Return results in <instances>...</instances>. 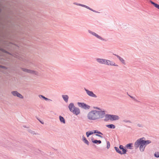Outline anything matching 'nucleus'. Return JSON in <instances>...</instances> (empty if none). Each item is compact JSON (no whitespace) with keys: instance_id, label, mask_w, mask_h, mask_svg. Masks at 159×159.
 <instances>
[{"instance_id":"37998d69","label":"nucleus","mask_w":159,"mask_h":159,"mask_svg":"<svg viewBox=\"0 0 159 159\" xmlns=\"http://www.w3.org/2000/svg\"><path fill=\"white\" fill-rule=\"evenodd\" d=\"M128 96H129V97L130 96H131L130 95H129V94H128Z\"/></svg>"},{"instance_id":"c85d7f7f","label":"nucleus","mask_w":159,"mask_h":159,"mask_svg":"<svg viewBox=\"0 0 159 159\" xmlns=\"http://www.w3.org/2000/svg\"><path fill=\"white\" fill-rule=\"evenodd\" d=\"M28 131L29 133H31V134H32L34 135V134H36L35 133V131H33L31 129H29Z\"/></svg>"},{"instance_id":"9b49d317","label":"nucleus","mask_w":159,"mask_h":159,"mask_svg":"<svg viewBox=\"0 0 159 159\" xmlns=\"http://www.w3.org/2000/svg\"><path fill=\"white\" fill-rule=\"evenodd\" d=\"M107 65L108 66H118V65L115 64L113 61L107 60Z\"/></svg>"},{"instance_id":"7c9ffc66","label":"nucleus","mask_w":159,"mask_h":159,"mask_svg":"<svg viewBox=\"0 0 159 159\" xmlns=\"http://www.w3.org/2000/svg\"><path fill=\"white\" fill-rule=\"evenodd\" d=\"M122 121L125 123H131V121L129 120L126 119L123 120Z\"/></svg>"},{"instance_id":"2f4dec72","label":"nucleus","mask_w":159,"mask_h":159,"mask_svg":"<svg viewBox=\"0 0 159 159\" xmlns=\"http://www.w3.org/2000/svg\"><path fill=\"white\" fill-rule=\"evenodd\" d=\"M107 149H109L110 147V143L109 141H107Z\"/></svg>"},{"instance_id":"4c0bfd02","label":"nucleus","mask_w":159,"mask_h":159,"mask_svg":"<svg viewBox=\"0 0 159 159\" xmlns=\"http://www.w3.org/2000/svg\"><path fill=\"white\" fill-rule=\"evenodd\" d=\"M137 125H138V126L139 127H143V126L141 124H138Z\"/></svg>"},{"instance_id":"ea45409f","label":"nucleus","mask_w":159,"mask_h":159,"mask_svg":"<svg viewBox=\"0 0 159 159\" xmlns=\"http://www.w3.org/2000/svg\"><path fill=\"white\" fill-rule=\"evenodd\" d=\"M38 120L41 123H42V124H43V122L39 120L38 119Z\"/></svg>"},{"instance_id":"423d86ee","label":"nucleus","mask_w":159,"mask_h":159,"mask_svg":"<svg viewBox=\"0 0 159 159\" xmlns=\"http://www.w3.org/2000/svg\"><path fill=\"white\" fill-rule=\"evenodd\" d=\"M77 104L80 107H81L84 109H89L90 108V106L84 102H78Z\"/></svg>"},{"instance_id":"a19ab883","label":"nucleus","mask_w":159,"mask_h":159,"mask_svg":"<svg viewBox=\"0 0 159 159\" xmlns=\"http://www.w3.org/2000/svg\"><path fill=\"white\" fill-rule=\"evenodd\" d=\"M2 11V9H1V8H0V12H1Z\"/></svg>"},{"instance_id":"a878e982","label":"nucleus","mask_w":159,"mask_h":159,"mask_svg":"<svg viewBox=\"0 0 159 159\" xmlns=\"http://www.w3.org/2000/svg\"><path fill=\"white\" fill-rule=\"evenodd\" d=\"M0 51H2V52H4L5 53H7V54H9V53L7 51H6V50H5L4 49L2 48H1L0 47Z\"/></svg>"},{"instance_id":"393cba45","label":"nucleus","mask_w":159,"mask_h":159,"mask_svg":"<svg viewBox=\"0 0 159 159\" xmlns=\"http://www.w3.org/2000/svg\"><path fill=\"white\" fill-rule=\"evenodd\" d=\"M103 59L102 58H97L96 59V61H97L98 63L102 64V61H103Z\"/></svg>"},{"instance_id":"bb28decb","label":"nucleus","mask_w":159,"mask_h":159,"mask_svg":"<svg viewBox=\"0 0 159 159\" xmlns=\"http://www.w3.org/2000/svg\"><path fill=\"white\" fill-rule=\"evenodd\" d=\"M73 4H74L76 5H77V6H81V7H84V6H85L84 5L82 4H80V3H78L77 2H74L73 3Z\"/></svg>"},{"instance_id":"f03ea898","label":"nucleus","mask_w":159,"mask_h":159,"mask_svg":"<svg viewBox=\"0 0 159 159\" xmlns=\"http://www.w3.org/2000/svg\"><path fill=\"white\" fill-rule=\"evenodd\" d=\"M145 137H142L138 139L134 143V147L135 149H137L139 147L140 152H143L144 151L145 148L146 146L147 140H145Z\"/></svg>"},{"instance_id":"39448f33","label":"nucleus","mask_w":159,"mask_h":159,"mask_svg":"<svg viewBox=\"0 0 159 159\" xmlns=\"http://www.w3.org/2000/svg\"><path fill=\"white\" fill-rule=\"evenodd\" d=\"M88 32L89 34H91L93 36H95L98 39H99L102 41H106V40L105 39H103V38L101 36L99 35L98 34H97L95 32H93L90 30H88Z\"/></svg>"},{"instance_id":"cd10ccee","label":"nucleus","mask_w":159,"mask_h":159,"mask_svg":"<svg viewBox=\"0 0 159 159\" xmlns=\"http://www.w3.org/2000/svg\"><path fill=\"white\" fill-rule=\"evenodd\" d=\"M93 131V134H98L102 135L103 134L101 132L97 130H94Z\"/></svg>"},{"instance_id":"4be33fe9","label":"nucleus","mask_w":159,"mask_h":159,"mask_svg":"<svg viewBox=\"0 0 159 159\" xmlns=\"http://www.w3.org/2000/svg\"><path fill=\"white\" fill-rule=\"evenodd\" d=\"M39 97L40 98H43V99H44V100H45L46 101H52V100H51V99H49V98H46L45 97H44V96L42 95H39Z\"/></svg>"},{"instance_id":"4468645a","label":"nucleus","mask_w":159,"mask_h":159,"mask_svg":"<svg viewBox=\"0 0 159 159\" xmlns=\"http://www.w3.org/2000/svg\"><path fill=\"white\" fill-rule=\"evenodd\" d=\"M91 140H92V142L94 143L97 144L98 143L99 144H100L102 142L101 140H94V138L93 137L91 138Z\"/></svg>"},{"instance_id":"58836bf2","label":"nucleus","mask_w":159,"mask_h":159,"mask_svg":"<svg viewBox=\"0 0 159 159\" xmlns=\"http://www.w3.org/2000/svg\"><path fill=\"white\" fill-rule=\"evenodd\" d=\"M1 68L3 69H5L6 68V67L5 66H1Z\"/></svg>"},{"instance_id":"6ab92c4d","label":"nucleus","mask_w":159,"mask_h":159,"mask_svg":"<svg viewBox=\"0 0 159 159\" xmlns=\"http://www.w3.org/2000/svg\"><path fill=\"white\" fill-rule=\"evenodd\" d=\"M114 148L117 152L121 155L123 154L122 153V151L120 150L119 148H118V147H115Z\"/></svg>"},{"instance_id":"ddd939ff","label":"nucleus","mask_w":159,"mask_h":159,"mask_svg":"<svg viewBox=\"0 0 159 159\" xmlns=\"http://www.w3.org/2000/svg\"><path fill=\"white\" fill-rule=\"evenodd\" d=\"M113 54L114 55L116 56L119 59V60L122 63H123L124 64H125V61L121 57H120V56H119V55H116V54Z\"/></svg>"},{"instance_id":"6e6552de","label":"nucleus","mask_w":159,"mask_h":159,"mask_svg":"<svg viewBox=\"0 0 159 159\" xmlns=\"http://www.w3.org/2000/svg\"><path fill=\"white\" fill-rule=\"evenodd\" d=\"M11 93L13 96H17L18 97L21 99L23 98V96L17 91H12L11 92Z\"/></svg>"},{"instance_id":"a211bd4d","label":"nucleus","mask_w":159,"mask_h":159,"mask_svg":"<svg viewBox=\"0 0 159 159\" xmlns=\"http://www.w3.org/2000/svg\"><path fill=\"white\" fill-rule=\"evenodd\" d=\"M82 140L83 141L88 145H89V142L84 136H82Z\"/></svg>"},{"instance_id":"c756f323","label":"nucleus","mask_w":159,"mask_h":159,"mask_svg":"<svg viewBox=\"0 0 159 159\" xmlns=\"http://www.w3.org/2000/svg\"><path fill=\"white\" fill-rule=\"evenodd\" d=\"M155 157L157 158L159 157V152H156L154 154Z\"/></svg>"},{"instance_id":"0eeeda50","label":"nucleus","mask_w":159,"mask_h":159,"mask_svg":"<svg viewBox=\"0 0 159 159\" xmlns=\"http://www.w3.org/2000/svg\"><path fill=\"white\" fill-rule=\"evenodd\" d=\"M84 89L86 92L87 94L89 96L94 98H97V96L96 95L94 94L92 91H90L86 89L85 88H84Z\"/></svg>"},{"instance_id":"9d476101","label":"nucleus","mask_w":159,"mask_h":159,"mask_svg":"<svg viewBox=\"0 0 159 159\" xmlns=\"http://www.w3.org/2000/svg\"><path fill=\"white\" fill-rule=\"evenodd\" d=\"M119 148L120 149L122 150V153L123 154H125L126 153L127 150L126 149V148L124 147L122 145H120L119 146Z\"/></svg>"},{"instance_id":"f704fd0d","label":"nucleus","mask_w":159,"mask_h":159,"mask_svg":"<svg viewBox=\"0 0 159 159\" xmlns=\"http://www.w3.org/2000/svg\"><path fill=\"white\" fill-rule=\"evenodd\" d=\"M130 97L131 98H132V99H133L134 101H136V102H138V100H137V99H135L134 97L133 96H130Z\"/></svg>"},{"instance_id":"473e14b6","label":"nucleus","mask_w":159,"mask_h":159,"mask_svg":"<svg viewBox=\"0 0 159 159\" xmlns=\"http://www.w3.org/2000/svg\"><path fill=\"white\" fill-rule=\"evenodd\" d=\"M107 60L106 59H103V61H102V64L107 65Z\"/></svg>"},{"instance_id":"f3484780","label":"nucleus","mask_w":159,"mask_h":159,"mask_svg":"<svg viewBox=\"0 0 159 159\" xmlns=\"http://www.w3.org/2000/svg\"><path fill=\"white\" fill-rule=\"evenodd\" d=\"M150 2H151V3L154 6L156 7V8H157L158 9H159V5L157 3H155L154 2H153L151 0L150 1Z\"/></svg>"},{"instance_id":"20e7f679","label":"nucleus","mask_w":159,"mask_h":159,"mask_svg":"<svg viewBox=\"0 0 159 159\" xmlns=\"http://www.w3.org/2000/svg\"><path fill=\"white\" fill-rule=\"evenodd\" d=\"M20 68L23 71L27 72V73L35 75H39V73L36 71L32 70L22 67H21Z\"/></svg>"},{"instance_id":"b1692460","label":"nucleus","mask_w":159,"mask_h":159,"mask_svg":"<svg viewBox=\"0 0 159 159\" xmlns=\"http://www.w3.org/2000/svg\"><path fill=\"white\" fill-rule=\"evenodd\" d=\"M93 134V132L92 131H88L86 132V135L87 137H89V136Z\"/></svg>"},{"instance_id":"f8f14e48","label":"nucleus","mask_w":159,"mask_h":159,"mask_svg":"<svg viewBox=\"0 0 159 159\" xmlns=\"http://www.w3.org/2000/svg\"><path fill=\"white\" fill-rule=\"evenodd\" d=\"M120 119V117L117 115H111V121L118 120Z\"/></svg>"},{"instance_id":"79ce46f5","label":"nucleus","mask_w":159,"mask_h":159,"mask_svg":"<svg viewBox=\"0 0 159 159\" xmlns=\"http://www.w3.org/2000/svg\"><path fill=\"white\" fill-rule=\"evenodd\" d=\"M1 66H2V65H0V68H1Z\"/></svg>"},{"instance_id":"7ed1b4c3","label":"nucleus","mask_w":159,"mask_h":159,"mask_svg":"<svg viewBox=\"0 0 159 159\" xmlns=\"http://www.w3.org/2000/svg\"><path fill=\"white\" fill-rule=\"evenodd\" d=\"M68 108L71 112L76 115H79L80 113V109L78 108L75 107L73 103H71L69 104Z\"/></svg>"},{"instance_id":"f257e3e1","label":"nucleus","mask_w":159,"mask_h":159,"mask_svg":"<svg viewBox=\"0 0 159 159\" xmlns=\"http://www.w3.org/2000/svg\"><path fill=\"white\" fill-rule=\"evenodd\" d=\"M105 115L104 111L92 110L88 113L87 118L90 120H95L103 118L104 117Z\"/></svg>"},{"instance_id":"5701e85b","label":"nucleus","mask_w":159,"mask_h":159,"mask_svg":"<svg viewBox=\"0 0 159 159\" xmlns=\"http://www.w3.org/2000/svg\"><path fill=\"white\" fill-rule=\"evenodd\" d=\"M84 7H85L94 12H96V13H99V12L98 11H97L95 10H93V9H92V8H90V7H89L88 6H87L85 5L84 6Z\"/></svg>"},{"instance_id":"1a4fd4ad","label":"nucleus","mask_w":159,"mask_h":159,"mask_svg":"<svg viewBox=\"0 0 159 159\" xmlns=\"http://www.w3.org/2000/svg\"><path fill=\"white\" fill-rule=\"evenodd\" d=\"M105 119L104 120L105 121L107 122L109 120L111 121V115L106 114L104 115Z\"/></svg>"},{"instance_id":"412c9836","label":"nucleus","mask_w":159,"mask_h":159,"mask_svg":"<svg viewBox=\"0 0 159 159\" xmlns=\"http://www.w3.org/2000/svg\"><path fill=\"white\" fill-rule=\"evenodd\" d=\"M59 120L61 122L63 123L64 124H65V120L64 117L61 116H59Z\"/></svg>"},{"instance_id":"c9c22d12","label":"nucleus","mask_w":159,"mask_h":159,"mask_svg":"<svg viewBox=\"0 0 159 159\" xmlns=\"http://www.w3.org/2000/svg\"><path fill=\"white\" fill-rule=\"evenodd\" d=\"M95 135L97 136H98L99 137H100L101 138H103V137L101 136V135L100 134H95Z\"/></svg>"},{"instance_id":"aec40b11","label":"nucleus","mask_w":159,"mask_h":159,"mask_svg":"<svg viewBox=\"0 0 159 159\" xmlns=\"http://www.w3.org/2000/svg\"><path fill=\"white\" fill-rule=\"evenodd\" d=\"M106 126L109 128L111 129H114L116 127L113 124H109L107 125Z\"/></svg>"},{"instance_id":"72a5a7b5","label":"nucleus","mask_w":159,"mask_h":159,"mask_svg":"<svg viewBox=\"0 0 159 159\" xmlns=\"http://www.w3.org/2000/svg\"><path fill=\"white\" fill-rule=\"evenodd\" d=\"M147 143H146V146L148 145V144L151 143L152 142L151 140H147Z\"/></svg>"},{"instance_id":"2eb2a0df","label":"nucleus","mask_w":159,"mask_h":159,"mask_svg":"<svg viewBox=\"0 0 159 159\" xmlns=\"http://www.w3.org/2000/svg\"><path fill=\"white\" fill-rule=\"evenodd\" d=\"M133 144L132 143H129L126 144L125 146V147L127 149H133Z\"/></svg>"},{"instance_id":"e433bc0d","label":"nucleus","mask_w":159,"mask_h":159,"mask_svg":"<svg viewBox=\"0 0 159 159\" xmlns=\"http://www.w3.org/2000/svg\"><path fill=\"white\" fill-rule=\"evenodd\" d=\"M94 108L98 110H99V111H102L101 110V109L100 108L98 107H94Z\"/></svg>"},{"instance_id":"dca6fc26","label":"nucleus","mask_w":159,"mask_h":159,"mask_svg":"<svg viewBox=\"0 0 159 159\" xmlns=\"http://www.w3.org/2000/svg\"><path fill=\"white\" fill-rule=\"evenodd\" d=\"M62 98L66 102H67L68 101L69 97L67 95H62Z\"/></svg>"}]
</instances>
